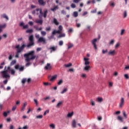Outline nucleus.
<instances>
[{"mask_svg": "<svg viewBox=\"0 0 129 129\" xmlns=\"http://www.w3.org/2000/svg\"><path fill=\"white\" fill-rule=\"evenodd\" d=\"M26 45L25 44H23L21 47H20V45H17L16 46L15 48L18 50V53H21V52L23 51Z\"/></svg>", "mask_w": 129, "mask_h": 129, "instance_id": "39448f33", "label": "nucleus"}, {"mask_svg": "<svg viewBox=\"0 0 129 129\" xmlns=\"http://www.w3.org/2000/svg\"><path fill=\"white\" fill-rule=\"evenodd\" d=\"M36 118H37V119L43 118V115H39L36 116Z\"/></svg>", "mask_w": 129, "mask_h": 129, "instance_id": "37998d69", "label": "nucleus"}, {"mask_svg": "<svg viewBox=\"0 0 129 129\" xmlns=\"http://www.w3.org/2000/svg\"><path fill=\"white\" fill-rule=\"evenodd\" d=\"M34 29H35L36 31H42V30H43V28H42V27L38 28V26H34Z\"/></svg>", "mask_w": 129, "mask_h": 129, "instance_id": "412c9836", "label": "nucleus"}, {"mask_svg": "<svg viewBox=\"0 0 129 129\" xmlns=\"http://www.w3.org/2000/svg\"><path fill=\"white\" fill-rule=\"evenodd\" d=\"M67 91H68V89L66 88L62 90V91L60 92V93L61 94H64V93H66V92H67Z\"/></svg>", "mask_w": 129, "mask_h": 129, "instance_id": "b1692460", "label": "nucleus"}, {"mask_svg": "<svg viewBox=\"0 0 129 129\" xmlns=\"http://www.w3.org/2000/svg\"><path fill=\"white\" fill-rule=\"evenodd\" d=\"M64 66H65L67 68H68V67H71V66H72V63H69V64H64Z\"/></svg>", "mask_w": 129, "mask_h": 129, "instance_id": "58836bf2", "label": "nucleus"}, {"mask_svg": "<svg viewBox=\"0 0 129 129\" xmlns=\"http://www.w3.org/2000/svg\"><path fill=\"white\" fill-rule=\"evenodd\" d=\"M41 36H46V35H47V33L46 32V31H41Z\"/></svg>", "mask_w": 129, "mask_h": 129, "instance_id": "7c9ffc66", "label": "nucleus"}, {"mask_svg": "<svg viewBox=\"0 0 129 129\" xmlns=\"http://www.w3.org/2000/svg\"><path fill=\"white\" fill-rule=\"evenodd\" d=\"M127 16V13L126 12V11H124L123 18H126Z\"/></svg>", "mask_w": 129, "mask_h": 129, "instance_id": "ea45409f", "label": "nucleus"}, {"mask_svg": "<svg viewBox=\"0 0 129 129\" xmlns=\"http://www.w3.org/2000/svg\"><path fill=\"white\" fill-rule=\"evenodd\" d=\"M73 16L74 17V18H77V17H78V12H74Z\"/></svg>", "mask_w": 129, "mask_h": 129, "instance_id": "a878e982", "label": "nucleus"}, {"mask_svg": "<svg viewBox=\"0 0 129 129\" xmlns=\"http://www.w3.org/2000/svg\"><path fill=\"white\" fill-rule=\"evenodd\" d=\"M34 101L36 104V106H38V104H39V102H38V100L37 99H34Z\"/></svg>", "mask_w": 129, "mask_h": 129, "instance_id": "e433bc0d", "label": "nucleus"}, {"mask_svg": "<svg viewBox=\"0 0 129 129\" xmlns=\"http://www.w3.org/2000/svg\"><path fill=\"white\" fill-rule=\"evenodd\" d=\"M63 43H64L63 42V41H62V40L59 41V42H58V44H59V46H63Z\"/></svg>", "mask_w": 129, "mask_h": 129, "instance_id": "de8ad7c7", "label": "nucleus"}, {"mask_svg": "<svg viewBox=\"0 0 129 129\" xmlns=\"http://www.w3.org/2000/svg\"><path fill=\"white\" fill-rule=\"evenodd\" d=\"M10 129H15V126H14L13 125H11Z\"/></svg>", "mask_w": 129, "mask_h": 129, "instance_id": "774afa93", "label": "nucleus"}, {"mask_svg": "<svg viewBox=\"0 0 129 129\" xmlns=\"http://www.w3.org/2000/svg\"><path fill=\"white\" fill-rule=\"evenodd\" d=\"M39 14L43 15V12H42V9L38 8L36 9V15H38Z\"/></svg>", "mask_w": 129, "mask_h": 129, "instance_id": "2eb2a0df", "label": "nucleus"}, {"mask_svg": "<svg viewBox=\"0 0 129 129\" xmlns=\"http://www.w3.org/2000/svg\"><path fill=\"white\" fill-rule=\"evenodd\" d=\"M38 4L40 6H45L46 2H44V0H38Z\"/></svg>", "mask_w": 129, "mask_h": 129, "instance_id": "ddd939ff", "label": "nucleus"}, {"mask_svg": "<svg viewBox=\"0 0 129 129\" xmlns=\"http://www.w3.org/2000/svg\"><path fill=\"white\" fill-rule=\"evenodd\" d=\"M124 32H125V30H124V29H122L121 30V33H120L121 36H122V35H123V34H124Z\"/></svg>", "mask_w": 129, "mask_h": 129, "instance_id": "8fccbe9b", "label": "nucleus"}, {"mask_svg": "<svg viewBox=\"0 0 129 129\" xmlns=\"http://www.w3.org/2000/svg\"><path fill=\"white\" fill-rule=\"evenodd\" d=\"M45 31L46 32H50L51 31V27L48 26L45 28Z\"/></svg>", "mask_w": 129, "mask_h": 129, "instance_id": "c9c22d12", "label": "nucleus"}, {"mask_svg": "<svg viewBox=\"0 0 129 129\" xmlns=\"http://www.w3.org/2000/svg\"><path fill=\"white\" fill-rule=\"evenodd\" d=\"M56 78H57V75H54L51 77V79H50V81H53V80H55Z\"/></svg>", "mask_w": 129, "mask_h": 129, "instance_id": "393cba45", "label": "nucleus"}, {"mask_svg": "<svg viewBox=\"0 0 129 129\" xmlns=\"http://www.w3.org/2000/svg\"><path fill=\"white\" fill-rule=\"evenodd\" d=\"M9 72H11V75H15L16 73V71H15V70L14 69H12L11 67L9 66L7 68V70L1 72V74L3 78H5L6 79H7L11 77V76L9 75Z\"/></svg>", "mask_w": 129, "mask_h": 129, "instance_id": "f257e3e1", "label": "nucleus"}, {"mask_svg": "<svg viewBox=\"0 0 129 129\" xmlns=\"http://www.w3.org/2000/svg\"><path fill=\"white\" fill-rule=\"evenodd\" d=\"M63 83V80H60L58 82H57V85H61Z\"/></svg>", "mask_w": 129, "mask_h": 129, "instance_id": "79ce46f5", "label": "nucleus"}, {"mask_svg": "<svg viewBox=\"0 0 129 129\" xmlns=\"http://www.w3.org/2000/svg\"><path fill=\"white\" fill-rule=\"evenodd\" d=\"M49 126L52 129H55V124H51L49 125Z\"/></svg>", "mask_w": 129, "mask_h": 129, "instance_id": "4c0bfd02", "label": "nucleus"}, {"mask_svg": "<svg viewBox=\"0 0 129 129\" xmlns=\"http://www.w3.org/2000/svg\"><path fill=\"white\" fill-rule=\"evenodd\" d=\"M26 81H27V79H23L22 81V83L23 84H25Z\"/></svg>", "mask_w": 129, "mask_h": 129, "instance_id": "09e8293b", "label": "nucleus"}, {"mask_svg": "<svg viewBox=\"0 0 129 129\" xmlns=\"http://www.w3.org/2000/svg\"><path fill=\"white\" fill-rule=\"evenodd\" d=\"M53 23L56 25V26H58V25H59V22L56 19V18L53 19Z\"/></svg>", "mask_w": 129, "mask_h": 129, "instance_id": "5701e85b", "label": "nucleus"}, {"mask_svg": "<svg viewBox=\"0 0 129 129\" xmlns=\"http://www.w3.org/2000/svg\"><path fill=\"white\" fill-rule=\"evenodd\" d=\"M76 27L80 28V27H81V24L80 23H76Z\"/></svg>", "mask_w": 129, "mask_h": 129, "instance_id": "bf43d9fd", "label": "nucleus"}, {"mask_svg": "<svg viewBox=\"0 0 129 129\" xmlns=\"http://www.w3.org/2000/svg\"><path fill=\"white\" fill-rule=\"evenodd\" d=\"M66 35L65 33H60L59 34V36H58V38H63V37H65Z\"/></svg>", "mask_w": 129, "mask_h": 129, "instance_id": "bb28decb", "label": "nucleus"}, {"mask_svg": "<svg viewBox=\"0 0 129 129\" xmlns=\"http://www.w3.org/2000/svg\"><path fill=\"white\" fill-rule=\"evenodd\" d=\"M73 114H74V113L73 112H72L71 113H69L68 114V117H72V116H73Z\"/></svg>", "mask_w": 129, "mask_h": 129, "instance_id": "2f4dec72", "label": "nucleus"}, {"mask_svg": "<svg viewBox=\"0 0 129 129\" xmlns=\"http://www.w3.org/2000/svg\"><path fill=\"white\" fill-rule=\"evenodd\" d=\"M97 99L98 102H102L103 100L102 98H98Z\"/></svg>", "mask_w": 129, "mask_h": 129, "instance_id": "3c124183", "label": "nucleus"}, {"mask_svg": "<svg viewBox=\"0 0 129 129\" xmlns=\"http://www.w3.org/2000/svg\"><path fill=\"white\" fill-rule=\"evenodd\" d=\"M117 119L118 120H120V121H121V122H122L123 121V119L122 118V117L120 116H118L117 117Z\"/></svg>", "mask_w": 129, "mask_h": 129, "instance_id": "c756f323", "label": "nucleus"}, {"mask_svg": "<svg viewBox=\"0 0 129 129\" xmlns=\"http://www.w3.org/2000/svg\"><path fill=\"white\" fill-rule=\"evenodd\" d=\"M45 70H51L52 69V67H51V64L48 63L46 66L44 67Z\"/></svg>", "mask_w": 129, "mask_h": 129, "instance_id": "9d476101", "label": "nucleus"}, {"mask_svg": "<svg viewBox=\"0 0 129 129\" xmlns=\"http://www.w3.org/2000/svg\"><path fill=\"white\" fill-rule=\"evenodd\" d=\"M43 85L45 86H48V85H51V83L44 82L43 83Z\"/></svg>", "mask_w": 129, "mask_h": 129, "instance_id": "864d4df0", "label": "nucleus"}, {"mask_svg": "<svg viewBox=\"0 0 129 129\" xmlns=\"http://www.w3.org/2000/svg\"><path fill=\"white\" fill-rule=\"evenodd\" d=\"M123 116H124V118H127V114H126L125 111L123 112Z\"/></svg>", "mask_w": 129, "mask_h": 129, "instance_id": "a19ab883", "label": "nucleus"}, {"mask_svg": "<svg viewBox=\"0 0 129 129\" xmlns=\"http://www.w3.org/2000/svg\"><path fill=\"white\" fill-rule=\"evenodd\" d=\"M97 42V39L95 38L91 41L92 44L95 50H97V45H96V42Z\"/></svg>", "mask_w": 129, "mask_h": 129, "instance_id": "423d86ee", "label": "nucleus"}, {"mask_svg": "<svg viewBox=\"0 0 129 129\" xmlns=\"http://www.w3.org/2000/svg\"><path fill=\"white\" fill-rule=\"evenodd\" d=\"M20 53V52H18V49H17V53H16V54L15 55L16 58H19V55Z\"/></svg>", "mask_w": 129, "mask_h": 129, "instance_id": "603ef678", "label": "nucleus"}, {"mask_svg": "<svg viewBox=\"0 0 129 129\" xmlns=\"http://www.w3.org/2000/svg\"><path fill=\"white\" fill-rule=\"evenodd\" d=\"M72 126L73 128L76 127V120H75V119L73 120L72 122Z\"/></svg>", "mask_w": 129, "mask_h": 129, "instance_id": "f8f14e48", "label": "nucleus"}, {"mask_svg": "<svg viewBox=\"0 0 129 129\" xmlns=\"http://www.w3.org/2000/svg\"><path fill=\"white\" fill-rule=\"evenodd\" d=\"M29 43L27 44V48H31L34 46L35 42H34V36L33 35H30L29 38Z\"/></svg>", "mask_w": 129, "mask_h": 129, "instance_id": "7ed1b4c3", "label": "nucleus"}, {"mask_svg": "<svg viewBox=\"0 0 129 129\" xmlns=\"http://www.w3.org/2000/svg\"><path fill=\"white\" fill-rule=\"evenodd\" d=\"M84 61H85V65H86V66L89 65V64H90V62L88 61V60H89V58L85 57V58H84Z\"/></svg>", "mask_w": 129, "mask_h": 129, "instance_id": "4468645a", "label": "nucleus"}, {"mask_svg": "<svg viewBox=\"0 0 129 129\" xmlns=\"http://www.w3.org/2000/svg\"><path fill=\"white\" fill-rule=\"evenodd\" d=\"M90 102H91V105H92L93 106H94V105H95V102H94L93 100H91Z\"/></svg>", "mask_w": 129, "mask_h": 129, "instance_id": "49530a36", "label": "nucleus"}, {"mask_svg": "<svg viewBox=\"0 0 129 129\" xmlns=\"http://www.w3.org/2000/svg\"><path fill=\"white\" fill-rule=\"evenodd\" d=\"M47 14H48V10H45L44 12L43 17L44 18H46L47 17Z\"/></svg>", "mask_w": 129, "mask_h": 129, "instance_id": "72a5a7b5", "label": "nucleus"}, {"mask_svg": "<svg viewBox=\"0 0 129 129\" xmlns=\"http://www.w3.org/2000/svg\"><path fill=\"white\" fill-rule=\"evenodd\" d=\"M107 52H108L107 49H106L105 50L103 49L102 51V54H105V53H107Z\"/></svg>", "mask_w": 129, "mask_h": 129, "instance_id": "4d7b16f0", "label": "nucleus"}, {"mask_svg": "<svg viewBox=\"0 0 129 129\" xmlns=\"http://www.w3.org/2000/svg\"><path fill=\"white\" fill-rule=\"evenodd\" d=\"M116 54V52L115 51V50H110L108 52V55L109 56H114Z\"/></svg>", "mask_w": 129, "mask_h": 129, "instance_id": "1a4fd4ad", "label": "nucleus"}, {"mask_svg": "<svg viewBox=\"0 0 129 129\" xmlns=\"http://www.w3.org/2000/svg\"><path fill=\"white\" fill-rule=\"evenodd\" d=\"M58 9L59 7L58 6H56L53 8H51L50 10L51 11H52V12H56V11H57V10H58Z\"/></svg>", "mask_w": 129, "mask_h": 129, "instance_id": "a211bd4d", "label": "nucleus"}, {"mask_svg": "<svg viewBox=\"0 0 129 129\" xmlns=\"http://www.w3.org/2000/svg\"><path fill=\"white\" fill-rule=\"evenodd\" d=\"M16 109H17V106L16 105L14 106L12 108V111H15V110H16Z\"/></svg>", "mask_w": 129, "mask_h": 129, "instance_id": "052dcab7", "label": "nucleus"}, {"mask_svg": "<svg viewBox=\"0 0 129 129\" xmlns=\"http://www.w3.org/2000/svg\"><path fill=\"white\" fill-rule=\"evenodd\" d=\"M35 23H36V24H40V25H43V20H35Z\"/></svg>", "mask_w": 129, "mask_h": 129, "instance_id": "f3484780", "label": "nucleus"}, {"mask_svg": "<svg viewBox=\"0 0 129 129\" xmlns=\"http://www.w3.org/2000/svg\"><path fill=\"white\" fill-rule=\"evenodd\" d=\"M16 63H17V61H16V60H13L11 62L10 65H11V66H13L15 65L16 64Z\"/></svg>", "mask_w": 129, "mask_h": 129, "instance_id": "f704fd0d", "label": "nucleus"}, {"mask_svg": "<svg viewBox=\"0 0 129 129\" xmlns=\"http://www.w3.org/2000/svg\"><path fill=\"white\" fill-rule=\"evenodd\" d=\"M50 110H46L44 113H43V115H46V114H47V113H49Z\"/></svg>", "mask_w": 129, "mask_h": 129, "instance_id": "6e6d98bb", "label": "nucleus"}, {"mask_svg": "<svg viewBox=\"0 0 129 129\" xmlns=\"http://www.w3.org/2000/svg\"><path fill=\"white\" fill-rule=\"evenodd\" d=\"M120 45V44L118 43H117V44L115 45V48H118V47H119Z\"/></svg>", "mask_w": 129, "mask_h": 129, "instance_id": "0e129e2a", "label": "nucleus"}, {"mask_svg": "<svg viewBox=\"0 0 129 129\" xmlns=\"http://www.w3.org/2000/svg\"><path fill=\"white\" fill-rule=\"evenodd\" d=\"M123 104H124V98H121L120 102L119 103V107H122V106H123Z\"/></svg>", "mask_w": 129, "mask_h": 129, "instance_id": "9b49d317", "label": "nucleus"}, {"mask_svg": "<svg viewBox=\"0 0 129 129\" xmlns=\"http://www.w3.org/2000/svg\"><path fill=\"white\" fill-rule=\"evenodd\" d=\"M1 18L2 19H6V20H9V17H8L7 15H6L5 14H3V15H1Z\"/></svg>", "mask_w": 129, "mask_h": 129, "instance_id": "4be33fe9", "label": "nucleus"}, {"mask_svg": "<svg viewBox=\"0 0 129 129\" xmlns=\"http://www.w3.org/2000/svg\"><path fill=\"white\" fill-rule=\"evenodd\" d=\"M80 2V0H73V3L75 4H78Z\"/></svg>", "mask_w": 129, "mask_h": 129, "instance_id": "e2e57ef3", "label": "nucleus"}, {"mask_svg": "<svg viewBox=\"0 0 129 129\" xmlns=\"http://www.w3.org/2000/svg\"><path fill=\"white\" fill-rule=\"evenodd\" d=\"M22 128L23 129H28L29 128V126L26 125L23 126Z\"/></svg>", "mask_w": 129, "mask_h": 129, "instance_id": "69168bd1", "label": "nucleus"}, {"mask_svg": "<svg viewBox=\"0 0 129 129\" xmlns=\"http://www.w3.org/2000/svg\"><path fill=\"white\" fill-rule=\"evenodd\" d=\"M71 7L73 9H75V8H76V5L74 4H72L71 5Z\"/></svg>", "mask_w": 129, "mask_h": 129, "instance_id": "5fc2aeb1", "label": "nucleus"}, {"mask_svg": "<svg viewBox=\"0 0 129 129\" xmlns=\"http://www.w3.org/2000/svg\"><path fill=\"white\" fill-rule=\"evenodd\" d=\"M62 31H63V26L59 25L58 28V30H54L52 32V36L56 35V34H61Z\"/></svg>", "mask_w": 129, "mask_h": 129, "instance_id": "20e7f679", "label": "nucleus"}, {"mask_svg": "<svg viewBox=\"0 0 129 129\" xmlns=\"http://www.w3.org/2000/svg\"><path fill=\"white\" fill-rule=\"evenodd\" d=\"M6 26L7 25L6 24L0 25V33H2V31H3L2 29L6 28Z\"/></svg>", "mask_w": 129, "mask_h": 129, "instance_id": "aec40b11", "label": "nucleus"}, {"mask_svg": "<svg viewBox=\"0 0 129 129\" xmlns=\"http://www.w3.org/2000/svg\"><path fill=\"white\" fill-rule=\"evenodd\" d=\"M26 33H33V29H28L26 31Z\"/></svg>", "mask_w": 129, "mask_h": 129, "instance_id": "c03bdc74", "label": "nucleus"}, {"mask_svg": "<svg viewBox=\"0 0 129 129\" xmlns=\"http://www.w3.org/2000/svg\"><path fill=\"white\" fill-rule=\"evenodd\" d=\"M113 44H114V39H112L109 42V45H113Z\"/></svg>", "mask_w": 129, "mask_h": 129, "instance_id": "a18cd8bd", "label": "nucleus"}, {"mask_svg": "<svg viewBox=\"0 0 129 129\" xmlns=\"http://www.w3.org/2000/svg\"><path fill=\"white\" fill-rule=\"evenodd\" d=\"M24 57L25 58V61L27 62H30L31 60H35V59H36L35 51L32 50L28 53H25Z\"/></svg>", "mask_w": 129, "mask_h": 129, "instance_id": "f03ea898", "label": "nucleus"}, {"mask_svg": "<svg viewBox=\"0 0 129 129\" xmlns=\"http://www.w3.org/2000/svg\"><path fill=\"white\" fill-rule=\"evenodd\" d=\"M73 44L71 43H69L68 44V49H71V48H72V47H73Z\"/></svg>", "mask_w": 129, "mask_h": 129, "instance_id": "cd10ccee", "label": "nucleus"}, {"mask_svg": "<svg viewBox=\"0 0 129 129\" xmlns=\"http://www.w3.org/2000/svg\"><path fill=\"white\" fill-rule=\"evenodd\" d=\"M30 65H31V62H29V61H28L27 63H26L25 66L26 67H29Z\"/></svg>", "mask_w": 129, "mask_h": 129, "instance_id": "680f3d73", "label": "nucleus"}, {"mask_svg": "<svg viewBox=\"0 0 129 129\" xmlns=\"http://www.w3.org/2000/svg\"><path fill=\"white\" fill-rule=\"evenodd\" d=\"M124 78H125L126 79H129V77H128V74H125L124 75Z\"/></svg>", "mask_w": 129, "mask_h": 129, "instance_id": "13d9d810", "label": "nucleus"}, {"mask_svg": "<svg viewBox=\"0 0 129 129\" xmlns=\"http://www.w3.org/2000/svg\"><path fill=\"white\" fill-rule=\"evenodd\" d=\"M49 49L50 50H52V51H53V52H54V51H56V49H57V47L52 46V47H50Z\"/></svg>", "mask_w": 129, "mask_h": 129, "instance_id": "c85d7f7f", "label": "nucleus"}, {"mask_svg": "<svg viewBox=\"0 0 129 129\" xmlns=\"http://www.w3.org/2000/svg\"><path fill=\"white\" fill-rule=\"evenodd\" d=\"M63 101H59L57 105H56V107H57V108H59V107H60V106H61V105H62V104H63Z\"/></svg>", "mask_w": 129, "mask_h": 129, "instance_id": "6ab92c4d", "label": "nucleus"}, {"mask_svg": "<svg viewBox=\"0 0 129 129\" xmlns=\"http://www.w3.org/2000/svg\"><path fill=\"white\" fill-rule=\"evenodd\" d=\"M28 28H29V25H26L23 26V29H28Z\"/></svg>", "mask_w": 129, "mask_h": 129, "instance_id": "338daca9", "label": "nucleus"}, {"mask_svg": "<svg viewBox=\"0 0 129 129\" xmlns=\"http://www.w3.org/2000/svg\"><path fill=\"white\" fill-rule=\"evenodd\" d=\"M15 69L16 70H19L20 72H22V71H24L25 70V67L24 66L23 67H20V64H17L15 66Z\"/></svg>", "mask_w": 129, "mask_h": 129, "instance_id": "0eeeda50", "label": "nucleus"}, {"mask_svg": "<svg viewBox=\"0 0 129 129\" xmlns=\"http://www.w3.org/2000/svg\"><path fill=\"white\" fill-rule=\"evenodd\" d=\"M90 68V66H86L84 68V70H85V71H88Z\"/></svg>", "mask_w": 129, "mask_h": 129, "instance_id": "473e14b6", "label": "nucleus"}, {"mask_svg": "<svg viewBox=\"0 0 129 129\" xmlns=\"http://www.w3.org/2000/svg\"><path fill=\"white\" fill-rule=\"evenodd\" d=\"M28 104L27 103V102H25L24 104H23V106H22V107L21 108V111H25V109L26 108V106H27V105Z\"/></svg>", "mask_w": 129, "mask_h": 129, "instance_id": "dca6fc26", "label": "nucleus"}, {"mask_svg": "<svg viewBox=\"0 0 129 129\" xmlns=\"http://www.w3.org/2000/svg\"><path fill=\"white\" fill-rule=\"evenodd\" d=\"M38 43H42V44H47V40H46V38L43 37H40L38 41Z\"/></svg>", "mask_w": 129, "mask_h": 129, "instance_id": "6e6552de", "label": "nucleus"}]
</instances>
